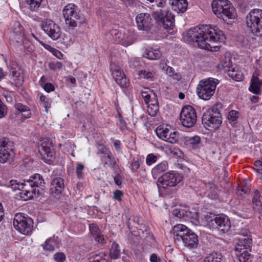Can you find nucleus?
Returning <instances> with one entry per match:
<instances>
[{
    "instance_id": "nucleus-1",
    "label": "nucleus",
    "mask_w": 262,
    "mask_h": 262,
    "mask_svg": "<svg viewBox=\"0 0 262 262\" xmlns=\"http://www.w3.org/2000/svg\"><path fill=\"white\" fill-rule=\"evenodd\" d=\"M185 38L189 42L197 43L199 48L211 51H216L219 49L218 46H212L211 43L223 42L226 39L222 31L207 25L190 28Z\"/></svg>"
},
{
    "instance_id": "nucleus-2",
    "label": "nucleus",
    "mask_w": 262,
    "mask_h": 262,
    "mask_svg": "<svg viewBox=\"0 0 262 262\" xmlns=\"http://www.w3.org/2000/svg\"><path fill=\"white\" fill-rule=\"evenodd\" d=\"M161 27L166 30H171L174 26V16L166 10H158L152 14L140 13L136 17L138 28L140 30L148 31L154 25V20Z\"/></svg>"
},
{
    "instance_id": "nucleus-3",
    "label": "nucleus",
    "mask_w": 262,
    "mask_h": 262,
    "mask_svg": "<svg viewBox=\"0 0 262 262\" xmlns=\"http://www.w3.org/2000/svg\"><path fill=\"white\" fill-rule=\"evenodd\" d=\"M176 240L183 241L185 246L190 249L196 248L198 245V237L196 234L186 226L178 224L174 226L171 231Z\"/></svg>"
},
{
    "instance_id": "nucleus-4",
    "label": "nucleus",
    "mask_w": 262,
    "mask_h": 262,
    "mask_svg": "<svg viewBox=\"0 0 262 262\" xmlns=\"http://www.w3.org/2000/svg\"><path fill=\"white\" fill-rule=\"evenodd\" d=\"M211 6L213 13L224 20L236 17L235 9L228 0H213Z\"/></svg>"
},
{
    "instance_id": "nucleus-5",
    "label": "nucleus",
    "mask_w": 262,
    "mask_h": 262,
    "mask_svg": "<svg viewBox=\"0 0 262 262\" xmlns=\"http://www.w3.org/2000/svg\"><path fill=\"white\" fill-rule=\"evenodd\" d=\"M25 190L26 198L32 199L43 193L46 187V182L43 177L39 173H35L25 181Z\"/></svg>"
},
{
    "instance_id": "nucleus-6",
    "label": "nucleus",
    "mask_w": 262,
    "mask_h": 262,
    "mask_svg": "<svg viewBox=\"0 0 262 262\" xmlns=\"http://www.w3.org/2000/svg\"><path fill=\"white\" fill-rule=\"evenodd\" d=\"M217 106V104L213 106L206 110L203 115L202 124L209 130L217 129L222 124V115Z\"/></svg>"
},
{
    "instance_id": "nucleus-7",
    "label": "nucleus",
    "mask_w": 262,
    "mask_h": 262,
    "mask_svg": "<svg viewBox=\"0 0 262 262\" xmlns=\"http://www.w3.org/2000/svg\"><path fill=\"white\" fill-rule=\"evenodd\" d=\"M246 19L247 29L255 36L262 37V10H251Z\"/></svg>"
},
{
    "instance_id": "nucleus-8",
    "label": "nucleus",
    "mask_w": 262,
    "mask_h": 262,
    "mask_svg": "<svg viewBox=\"0 0 262 262\" xmlns=\"http://www.w3.org/2000/svg\"><path fill=\"white\" fill-rule=\"evenodd\" d=\"M219 83V80L213 78L201 80L197 87L199 97L205 100H209L213 95Z\"/></svg>"
},
{
    "instance_id": "nucleus-9",
    "label": "nucleus",
    "mask_w": 262,
    "mask_h": 262,
    "mask_svg": "<svg viewBox=\"0 0 262 262\" xmlns=\"http://www.w3.org/2000/svg\"><path fill=\"white\" fill-rule=\"evenodd\" d=\"M63 15L66 24L72 28L85 23V18L79 15L77 11V6L74 4L67 5L63 10Z\"/></svg>"
},
{
    "instance_id": "nucleus-10",
    "label": "nucleus",
    "mask_w": 262,
    "mask_h": 262,
    "mask_svg": "<svg viewBox=\"0 0 262 262\" xmlns=\"http://www.w3.org/2000/svg\"><path fill=\"white\" fill-rule=\"evenodd\" d=\"M110 34L115 41L125 47L134 43L137 38L134 31L128 30L112 29Z\"/></svg>"
},
{
    "instance_id": "nucleus-11",
    "label": "nucleus",
    "mask_w": 262,
    "mask_h": 262,
    "mask_svg": "<svg viewBox=\"0 0 262 262\" xmlns=\"http://www.w3.org/2000/svg\"><path fill=\"white\" fill-rule=\"evenodd\" d=\"M183 177L174 172H166L158 179V186L161 191L162 189H166L169 187L176 186L180 183Z\"/></svg>"
},
{
    "instance_id": "nucleus-12",
    "label": "nucleus",
    "mask_w": 262,
    "mask_h": 262,
    "mask_svg": "<svg viewBox=\"0 0 262 262\" xmlns=\"http://www.w3.org/2000/svg\"><path fill=\"white\" fill-rule=\"evenodd\" d=\"M13 226L21 234L29 235L32 231L33 221L29 217L16 214L13 221Z\"/></svg>"
},
{
    "instance_id": "nucleus-13",
    "label": "nucleus",
    "mask_w": 262,
    "mask_h": 262,
    "mask_svg": "<svg viewBox=\"0 0 262 262\" xmlns=\"http://www.w3.org/2000/svg\"><path fill=\"white\" fill-rule=\"evenodd\" d=\"M180 120L184 126L187 128L192 127L196 121L195 110L190 105L184 106L181 112Z\"/></svg>"
},
{
    "instance_id": "nucleus-14",
    "label": "nucleus",
    "mask_w": 262,
    "mask_h": 262,
    "mask_svg": "<svg viewBox=\"0 0 262 262\" xmlns=\"http://www.w3.org/2000/svg\"><path fill=\"white\" fill-rule=\"evenodd\" d=\"M13 142L7 138L0 139V162L5 163L12 158L13 155Z\"/></svg>"
},
{
    "instance_id": "nucleus-15",
    "label": "nucleus",
    "mask_w": 262,
    "mask_h": 262,
    "mask_svg": "<svg viewBox=\"0 0 262 262\" xmlns=\"http://www.w3.org/2000/svg\"><path fill=\"white\" fill-rule=\"evenodd\" d=\"M41 28L54 40L58 39L61 35V31L59 26L51 19H45L42 21Z\"/></svg>"
},
{
    "instance_id": "nucleus-16",
    "label": "nucleus",
    "mask_w": 262,
    "mask_h": 262,
    "mask_svg": "<svg viewBox=\"0 0 262 262\" xmlns=\"http://www.w3.org/2000/svg\"><path fill=\"white\" fill-rule=\"evenodd\" d=\"M209 224L223 234L227 233L231 228L229 218L223 214L217 215L214 219L211 220Z\"/></svg>"
},
{
    "instance_id": "nucleus-17",
    "label": "nucleus",
    "mask_w": 262,
    "mask_h": 262,
    "mask_svg": "<svg viewBox=\"0 0 262 262\" xmlns=\"http://www.w3.org/2000/svg\"><path fill=\"white\" fill-rule=\"evenodd\" d=\"M156 133L160 139L171 144L176 143L179 140L178 132H171L167 127L161 125L156 128Z\"/></svg>"
},
{
    "instance_id": "nucleus-18",
    "label": "nucleus",
    "mask_w": 262,
    "mask_h": 262,
    "mask_svg": "<svg viewBox=\"0 0 262 262\" xmlns=\"http://www.w3.org/2000/svg\"><path fill=\"white\" fill-rule=\"evenodd\" d=\"M26 180H24V183H20L16 180H12L9 181L7 184L8 187H10L13 191L17 190L19 192L15 194V199L18 200H21L26 201L30 199V198H26L27 195L25 191V184Z\"/></svg>"
},
{
    "instance_id": "nucleus-19",
    "label": "nucleus",
    "mask_w": 262,
    "mask_h": 262,
    "mask_svg": "<svg viewBox=\"0 0 262 262\" xmlns=\"http://www.w3.org/2000/svg\"><path fill=\"white\" fill-rule=\"evenodd\" d=\"M132 235L136 237L139 236L146 241L147 243L149 242L151 245L154 244V236L149 228L144 225H141L138 230H132Z\"/></svg>"
},
{
    "instance_id": "nucleus-20",
    "label": "nucleus",
    "mask_w": 262,
    "mask_h": 262,
    "mask_svg": "<svg viewBox=\"0 0 262 262\" xmlns=\"http://www.w3.org/2000/svg\"><path fill=\"white\" fill-rule=\"evenodd\" d=\"M112 74L116 83L121 88H126L129 84V81L124 72L121 69L114 66L111 68Z\"/></svg>"
},
{
    "instance_id": "nucleus-21",
    "label": "nucleus",
    "mask_w": 262,
    "mask_h": 262,
    "mask_svg": "<svg viewBox=\"0 0 262 262\" xmlns=\"http://www.w3.org/2000/svg\"><path fill=\"white\" fill-rule=\"evenodd\" d=\"M12 79V84L17 87L22 85L24 82V76L20 68L17 63H13L10 69Z\"/></svg>"
},
{
    "instance_id": "nucleus-22",
    "label": "nucleus",
    "mask_w": 262,
    "mask_h": 262,
    "mask_svg": "<svg viewBox=\"0 0 262 262\" xmlns=\"http://www.w3.org/2000/svg\"><path fill=\"white\" fill-rule=\"evenodd\" d=\"M38 152L42 159L47 163L50 164L54 158V149L45 143L38 146Z\"/></svg>"
},
{
    "instance_id": "nucleus-23",
    "label": "nucleus",
    "mask_w": 262,
    "mask_h": 262,
    "mask_svg": "<svg viewBox=\"0 0 262 262\" xmlns=\"http://www.w3.org/2000/svg\"><path fill=\"white\" fill-rule=\"evenodd\" d=\"M11 37L17 43H23L24 38V28L18 21H15L11 28Z\"/></svg>"
},
{
    "instance_id": "nucleus-24",
    "label": "nucleus",
    "mask_w": 262,
    "mask_h": 262,
    "mask_svg": "<svg viewBox=\"0 0 262 262\" xmlns=\"http://www.w3.org/2000/svg\"><path fill=\"white\" fill-rule=\"evenodd\" d=\"M235 251V255L239 262H252V256L249 253L251 249H244L242 246H237Z\"/></svg>"
},
{
    "instance_id": "nucleus-25",
    "label": "nucleus",
    "mask_w": 262,
    "mask_h": 262,
    "mask_svg": "<svg viewBox=\"0 0 262 262\" xmlns=\"http://www.w3.org/2000/svg\"><path fill=\"white\" fill-rule=\"evenodd\" d=\"M64 188V180L60 177L53 179L51 184L50 191L52 194L58 195L60 194Z\"/></svg>"
},
{
    "instance_id": "nucleus-26",
    "label": "nucleus",
    "mask_w": 262,
    "mask_h": 262,
    "mask_svg": "<svg viewBox=\"0 0 262 262\" xmlns=\"http://www.w3.org/2000/svg\"><path fill=\"white\" fill-rule=\"evenodd\" d=\"M89 229L92 236L96 242L101 244L105 243L103 235L101 234L98 226L96 224H90Z\"/></svg>"
},
{
    "instance_id": "nucleus-27",
    "label": "nucleus",
    "mask_w": 262,
    "mask_h": 262,
    "mask_svg": "<svg viewBox=\"0 0 262 262\" xmlns=\"http://www.w3.org/2000/svg\"><path fill=\"white\" fill-rule=\"evenodd\" d=\"M261 86L262 80L259 79L257 76H255L253 75L251 79L250 85L249 88V91L253 94L259 95L261 93L260 88Z\"/></svg>"
},
{
    "instance_id": "nucleus-28",
    "label": "nucleus",
    "mask_w": 262,
    "mask_h": 262,
    "mask_svg": "<svg viewBox=\"0 0 262 262\" xmlns=\"http://www.w3.org/2000/svg\"><path fill=\"white\" fill-rule=\"evenodd\" d=\"M172 9L178 13H184L187 9L186 0H170Z\"/></svg>"
},
{
    "instance_id": "nucleus-29",
    "label": "nucleus",
    "mask_w": 262,
    "mask_h": 262,
    "mask_svg": "<svg viewBox=\"0 0 262 262\" xmlns=\"http://www.w3.org/2000/svg\"><path fill=\"white\" fill-rule=\"evenodd\" d=\"M101 158L104 167L107 166L112 169H115L118 166L116 160L112 153L104 157H101Z\"/></svg>"
},
{
    "instance_id": "nucleus-30",
    "label": "nucleus",
    "mask_w": 262,
    "mask_h": 262,
    "mask_svg": "<svg viewBox=\"0 0 262 262\" xmlns=\"http://www.w3.org/2000/svg\"><path fill=\"white\" fill-rule=\"evenodd\" d=\"M227 73L230 77L235 81H241L244 79L243 73L236 67H233L231 70H228Z\"/></svg>"
},
{
    "instance_id": "nucleus-31",
    "label": "nucleus",
    "mask_w": 262,
    "mask_h": 262,
    "mask_svg": "<svg viewBox=\"0 0 262 262\" xmlns=\"http://www.w3.org/2000/svg\"><path fill=\"white\" fill-rule=\"evenodd\" d=\"M161 53L159 49H150L146 50L143 56L150 60H157L161 57Z\"/></svg>"
},
{
    "instance_id": "nucleus-32",
    "label": "nucleus",
    "mask_w": 262,
    "mask_h": 262,
    "mask_svg": "<svg viewBox=\"0 0 262 262\" xmlns=\"http://www.w3.org/2000/svg\"><path fill=\"white\" fill-rule=\"evenodd\" d=\"M260 194L259 192L256 190L254 192V196L252 199V203L254 205V207L258 211H262V204L259 200Z\"/></svg>"
},
{
    "instance_id": "nucleus-33",
    "label": "nucleus",
    "mask_w": 262,
    "mask_h": 262,
    "mask_svg": "<svg viewBox=\"0 0 262 262\" xmlns=\"http://www.w3.org/2000/svg\"><path fill=\"white\" fill-rule=\"evenodd\" d=\"M14 107L20 113H26V114L23 115V117L25 119L29 118L31 117V113L30 111L29 108L27 106L24 105L20 103H17L15 104Z\"/></svg>"
},
{
    "instance_id": "nucleus-34",
    "label": "nucleus",
    "mask_w": 262,
    "mask_h": 262,
    "mask_svg": "<svg viewBox=\"0 0 262 262\" xmlns=\"http://www.w3.org/2000/svg\"><path fill=\"white\" fill-rule=\"evenodd\" d=\"M110 256L114 259H118L120 256V250L119 245L116 243H113L110 251Z\"/></svg>"
},
{
    "instance_id": "nucleus-35",
    "label": "nucleus",
    "mask_w": 262,
    "mask_h": 262,
    "mask_svg": "<svg viewBox=\"0 0 262 262\" xmlns=\"http://www.w3.org/2000/svg\"><path fill=\"white\" fill-rule=\"evenodd\" d=\"M239 116L238 112L235 110L230 111L227 116L228 122L232 126H235L237 123V119Z\"/></svg>"
},
{
    "instance_id": "nucleus-36",
    "label": "nucleus",
    "mask_w": 262,
    "mask_h": 262,
    "mask_svg": "<svg viewBox=\"0 0 262 262\" xmlns=\"http://www.w3.org/2000/svg\"><path fill=\"white\" fill-rule=\"evenodd\" d=\"M186 142L189 146L193 149L198 148L201 143V138L199 136H194L189 138Z\"/></svg>"
},
{
    "instance_id": "nucleus-37",
    "label": "nucleus",
    "mask_w": 262,
    "mask_h": 262,
    "mask_svg": "<svg viewBox=\"0 0 262 262\" xmlns=\"http://www.w3.org/2000/svg\"><path fill=\"white\" fill-rule=\"evenodd\" d=\"M173 215L178 218L193 217V215H191V212H188L186 209H176L173 211Z\"/></svg>"
},
{
    "instance_id": "nucleus-38",
    "label": "nucleus",
    "mask_w": 262,
    "mask_h": 262,
    "mask_svg": "<svg viewBox=\"0 0 262 262\" xmlns=\"http://www.w3.org/2000/svg\"><path fill=\"white\" fill-rule=\"evenodd\" d=\"M222 258L221 253H212L205 258L204 262H221Z\"/></svg>"
},
{
    "instance_id": "nucleus-39",
    "label": "nucleus",
    "mask_w": 262,
    "mask_h": 262,
    "mask_svg": "<svg viewBox=\"0 0 262 262\" xmlns=\"http://www.w3.org/2000/svg\"><path fill=\"white\" fill-rule=\"evenodd\" d=\"M168 168L166 162H163L159 163L152 169V173L154 175H159L161 172L166 171Z\"/></svg>"
},
{
    "instance_id": "nucleus-40",
    "label": "nucleus",
    "mask_w": 262,
    "mask_h": 262,
    "mask_svg": "<svg viewBox=\"0 0 262 262\" xmlns=\"http://www.w3.org/2000/svg\"><path fill=\"white\" fill-rule=\"evenodd\" d=\"M139 220L137 217H130L127 222V226L132 234V230H135L134 228L137 229V230L140 228Z\"/></svg>"
},
{
    "instance_id": "nucleus-41",
    "label": "nucleus",
    "mask_w": 262,
    "mask_h": 262,
    "mask_svg": "<svg viewBox=\"0 0 262 262\" xmlns=\"http://www.w3.org/2000/svg\"><path fill=\"white\" fill-rule=\"evenodd\" d=\"M220 69L224 70L225 72H227L228 70H231L232 68V62L229 57H225L221 61V64L219 65Z\"/></svg>"
},
{
    "instance_id": "nucleus-42",
    "label": "nucleus",
    "mask_w": 262,
    "mask_h": 262,
    "mask_svg": "<svg viewBox=\"0 0 262 262\" xmlns=\"http://www.w3.org/2000/svg\"><path fill=\"white\" fill-rule=\"evenodd\" d=\"M252 239L249 237H243L241 239L240 244L238 246H242V248L246 249H251Z\"/></svg>"
},
{
    "instance_id": "nucleus-43",
    "label": "nucleus",
    "mask_w": 262,
    "mask_h": 262,
    "mask_svg": "<svg viewBox=\"0 0 262 262\" xmlns=\"http://www.w3.org/2000/svg\"><path fill=\"white\" fill-rule=\"evenodd\" d=\"M26 1L32 11H36L40 7L42 0H26Z\"/></svg>"
},
{
    "instance_id": "nucleus-44",
    "label": "nucleus",
    "mask_w": 262,
    "mask_h": 262,
    "mask_svg": "<svg viewBox=\"0 0 262 262\" xmlns=\"http://www.w3.org/2000/svg\"><path fill=\"white\" fill-rule=\"evenodd\" d=\"M39 101L43 104L45 111L47 113L51 107V100L42 94L39 97Z\"/></svg>"
},
{
    "instance_id": "nucleus-45",
    "label": "nucleus",
    "mask_w": 262,
    "mask_h": 262,
    "mask_svg": "<svg viewBox=\"0 0 262 262\" xmlns=\"http://www.w3.org/2000/svg\"><path fill=\"white\" fill-rule=\"evenodd\" d=\"M139 75L141 77H143L147 80L153 81L154 79V73L146 70H141L139 72Z\"/></svg>"
},
{
    "instance_id": "nucleus-46",
    "label": "nucleus",
    "mask_w": 262,
    "mask_h": 262,
    "mask_svg": "<svg viewBox=\"0 0 262 262\" xmlns=\"http://www.w3.org/2000/svg\"><path fill=\"white\" fill-rule=\"evenodd\" d=\"M90 262H106L104 256L99 254H94L89 258Z\"/></svg>"
},
{
    "instance_id": "nucleus-47",
    "label": "nucleus",
    "mask_w": 262,
    "mask_h": 262,
    "mask_svg": "<svg viewBox=\"0 0 262 262\" xmlns=\"http://www.w3.org/2000/svg\"><path fill=\"white\" fill-rule=\"evenodd\" d=\"M52 243H53V241L52 239L50 238L47 239L43 247V249L48 251H52L54 250V247L52 244Z\"/></svg>"
},
{
    "instance_id": "nucleus-48",
    "label": "nucleus",
    "mask_w": 262,
    "mask_h": 262,
    "mask_svg": "<svg viewBox=\"0 0 262 262\" xmlns=\"http://www.w3.org/2000/svg\"><path fill=\"white\" fill-rule=\"evenodd\" d=\"M159 111L158 106L148 105L147 112L148 114L152 117L155 116Z\"/></svg>"
},
{
    "instance_id": "nucleus-49",
    "label": "nucleus",
    "mask_w": 262,
    "mask_h": 262,
    "mask_svg": "<svg viewBox=\"0 0 262 262\" xmlns=\"http://www.w3.org/2000/svg\"><path fill=\"white\" fill-rule=\"evenodd\" d=\"M54 259L57 262H64L66 259V256L62 252H57L54 254Z\"/></svg>"
},
{
    "instance_id": "nucleus-50",
    "label": "nucleus",
    "mask_w": 262,
    "mask_h": 262,
    "mask_svg": "<svg viewBox=\"0 0 262 262\" xmlns=\"http://www.w3.org/2000/svg\"><path fill=\"white\" fill-rule=\"evenodd\" d=\"M140 67V62L136 59H132L129 61V67L130 69L137 71Z\"/></svg>"
},
{
    "instance_id": "nucleus-51",
    "label": "nucleus",
    "mask_w": 262,
    "mask_h": 262,
    "mask_svg": "<svg viewBox=\"0 0 262 262\" xmlns=\"http://www.w3.org/2000/svg\"><path fill=\"white\" fill-rule=\"evenodd\" d=\"M140 167V163L138 160L134 159L133 161L130 164V168L133 172H136Z\"/></svg>"
},
{
    "instance_id": "nucleus-52",
    "label": "nucleus",
    "mask_w": 262,
    "mask_h": 262,
    "mask_svg": "<svg viewBox=\"0 0 262 262\" xmlns=\"http://www.w3.org/2000/svg\"><path fill=\"white\" fill-rule=\"evenodd\" d=\"M7 113V108L1 99H0V118L4 117Z\"/></svg>"
},
{
    "instance_id": "nucleus-53",
    "label": "nucleus",
    "mask_w": 262,
    "mask_h": 262,
    "mask_svg": "<svg viewBox=\"0 0 262 262\" xmlns=\"http://www.w3.org/2000/svg\"><path fill=\"white\" fill-rule=\"evenodd\" d=\"M157 160V158L153 154H149L146 158V162L148 165H150L155 163Z\"/></svg>"
},
{
    "instance_id": "nucleus-54",
    "label": "nucleus",
    "mask_w": 262,
    "mask_h": 262,
    "mask_svg": "<svg viewBox=\"0 0 262 262\" xmlns=\"http://www.w3.org/2000/svg\"><path fill=\"white\" fill-rule=\"evenodd\" d=\"M112 153L108 148L104 146H102L98 151V154H101V157H104L105 156L108 155Z\"/></svg>"
},
{
    "instance_id": "nucleus-55",
    "label": "nucleus",
    "mask_w": 262,
    "mask_h": 262,
    "mask_svg": "<svg viewBox=\"0 0 262 262\" xmlns=\"http://www.w3.org/2000/svg\"><path fill=\"white\" fill-rule=\"evenodd\" d=\"M76 165V174L77 177L80 179L82 177V170L84 169V165L79 163H77Z\"/></svg>"
},
{
    "instance_id": "nucleus-56",
    "label": "nucleus",
    "mask_w": 262,
    "mask_h": 262,
    "mask_svg": "<svg viewBox=\"0 0 262 262\" xmlns=\"http://www.w3.org/2000/svg\"><path fill=\"white\" fill-rule=\"evenodd\" d=\"M123 195V193L122 191L119 190H116L114 192V199L118 201H121V197Z\"/></svg>"
},
{
    "instance_id": "nucleus-57",
    "label": "nucleus",
    "mask_w": 262,
    "mask_h": 262,
    "mask_svg": "<svg viewBox=\"0 0 262 262\" xmlns=\"http://www.w3.org/2000/svg\"><path fill=\"white\" fill-rule=\"evenodd\" d=\"M63 64L61 62L57 61L55 63H53L50 65V68L52 70L61 69L62 68Z\"/></svg>"
},
{
    "instance_id": "nucleus-58",
    "label": "nucleus",
    "mask_w": 262,
    "mask_h": 262,
    "mask_svg": "<svg viewBox=\"0 0 262 262\" xmlns=\"http://www.w3.org/2000/svg\"><path fill=\"white\" fill-rule=\"evenodd\" d=\"M152 94H153L154 97L152 98H150V99L149 100V103H146V104H148V105L158 106V101L157 96L155 95V93H153Z\"/></svg>"
},
{
    "instance_id": "nucleus-59",
    "label": "nucleus",
    "mask_w": 262,
    "mask_h": 262,
    "mask_svg": "<svg viewBox=\"0 0 262 262\" xmlns=\"http://www.w3.org/2000/svg\"><path fill=\"white\" fill-rule=\"evenodd\" d=\"M43 89L47 92L49 93L54 91L55 88L54 85L52 83H47L44 85Z\"/></svg>"
},
{
    "instance_id": "nucleus-60",
    "label": "nucleus",
    "mask_w": 262,
    "mask_h": 262,
    "mask_svg": "<svg viewBox=\"0 0 262 262\" xmlns=\"http://www.w3.org/2000/svg\"><path fill=\"white\" fill-rule=\"evenodd\" d=\"M142 97L144 98L145 103H149V100L151 98V95L146 91H142L141 92Z\"/></svg>"
},
{
    "instance_id": "nucleus-61",
    "label": "nucleus",
    "mask_w": 262,
    "mask_h": 262,
    "mask_svg": "<svg viewBox=\"0 0 262 262\" xmlns=\"http://www.w3.org/2000/svg\"><path fill=\"white\" fill-rule=\"evenodd\" d=\"M254 166H255L256 170L262 174V162L260 161L257 160L254 163Z\"/></svg>"
},
{
    "instance_id": "nucleus-62",
    "label": "nucleus",
    "mask_w": 262,
    "mask_h": 262,
    "mask_svg": "<svg viewBox=\"0 0 262 262\" xmlns=\"http://www.w3.org/2000/svg\"><path fill=\"white\" fill-rule=\"evenodd\" d=\"M150 262H161V259L156 254L153 253L150 256Z\"/></svg>"
},
{
    "instance_id": "nucleus-63",
    "label": "nucleus",
    "mask_w": 262,
    "mask_h": 262,
    "mask_svg": "<svg viewBox=\"0 0 262 262\" xmlns=\"http://www.w3.org/2000/svg\"><path fill=\"white\" fill-rule=\"evenodd\" d=\"M114 145L115 149L117 151H120L121 149V142L119 140H114Z\"/></svg>"
},
{
    "instance_id": "nucleus-64",
    "label": "nucleus",
    "mask_w": 262,
    "mask_h": 262,
    "mask_svg": "<svg viewBox=\"0 0 262 262\" xmlns=\"http://www.w3.org/2000/svg\"><path fill=\"white\" fill-rule=\"evenodd\" d=\"M114 182L116 185L120 186L122 184V181L119 176H116L114 177Z\"/></svg>"
}]
</instances>
